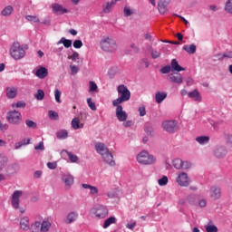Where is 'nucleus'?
I'll list each match as a JSON object with an SVG mask.
<instances>
[{
  "label": "nucleus",
  "instance_id": "10",
  "mask_svg": "<svg viewBox=\"0 0 232 232\" xmlns=\"http://www.w3.org/2000/svg\"><path fill=\"white\" fill-rule=\"evenodd\" d=\"M116 107V117L120 122H124L128 119V113L122 108V105L118 104L114 105Z\"/></svg>",
  "mask_w": 232,
  "mask_h": 232
},
{
  "label": "nucleus",
  "instance_id": "64",
  "mask_svg": "<svg viewBox=\"0 0 232 232\" xmlns=\"http://www.w3.org/2000/svg\"><path fill=\"white\" fill-rule=\"evenodd\" d=\"M139 112L140 117H144V115H146V107L144 106L139 107Z\"/></svg>",
  "mask_w": 232,
  "mask_h": 232
},
{
  "label": "nucleus",
  "instance_id": "27",
  "mask_svg": "<svg viewBox=\"0 0 232 232\" xmlns=\"http://www.w3.org/2000/svg\"><path fill=\"white\" fill-rule=\"evenodd\" d=\"M82 188H83V189H89L91 195L95 196V195L99 194V188H97V187H95V186H92L90 184L83 183V184H82Z\"/></svg>",
  "mask_w": 232,
  "mask_h": 232
},
{
  "label": "nucleus",
  "instance_id": "7",
  "mask_svg": "<svg viewBox=\"0 0 232 232\" xmlns=\"http://www.w3.org/2000/svg\"><path fill=\"white\" fill-rule=\"evenodd\" d=\"M176 182L181 188H188L191 184V178H189L187 172L181 171L177 173Z\"/></svg>",
  "mask_w": 232,
  "mask_h": 232
},
{
  "label": "nucleus",
  "instance_id": "63",
  "mask_svg": "<svg viewBox=\"0 0 232 232\" xmlns=\"http://www.w3.org/2000/svg\"><path fill=\"white\" fill-rule=\"evenodd\" d=\"M47 168L49 169H56L57 168V162H48L47 163Z\"/></svg>",
  "mask_w": 232,
  "mask_h": 232
},
{
  "label": "nucleus",
  "instance_id": "43",
  "mask_svg": "<svg viewBox=\"0 0 232 232\" xmlns=\"http://www.w3.org/2000/svg\"><path fill=\"white\" fill-rule=\"evenodd\" d=\"M26 21H29V23H40L41 20L39 19V16L37 15H26L25 16Z\"/></svg>",
  "mask_w": 232,
  "mask_h": 232
},
{
  "label": "nucleus",
  "instance_id": "35",
  "mask_svg": "<svg viewBox=\"0 0 232 232\" xmlns=\"http://www.w3.org/2000/svg\"><path fill=\"white\" fill-rule=\"evenodd\" d=\"M205 230L207 232H218V227L210 221L207 225H205Z\"/></svg>",
  "mask_w": 232,
  "mask_h": 232
},
{
  "label": "nucleus",
  "instance_id": "51",
  "mask_svg": "<svg viewBox=\"0 0 232 232\" xmlns=\"http://www.w3.org/2000/svg\"><path fill=\"white\" fill-rule=\"evenodd\" d=\"M225 12H227V14H232V2H231V0H227L226 2Z\"/></svg>",
  "mask_w": 232,
  "mask_h": 232
},
{
  "label": "nucleus",
  "instance_id": "62",
  "mask_svg": "<svg viewBox=\"0 0 232 232\" xmlns=\"http://www.w3.org/2000/svg\"><path fill=\"white\" fill-rule=\"evenodd\" d=\"M161 73H169L171 72V66L167 65L161 68L160 70Z\"/></svg>",
  "mask_w": 232,
  "mask_h": 232
},
{
  "label": "nucleus",
  "instance_id": "30",
  "mask_svg": "<svg viewBox=\"0 0 232 232\" xmlns=\"http://www.w3.org/2000/svg\"><path fill=\"white\" fill-rule=\"evenodd\" d=\"M111 224H117V218L110 217L105 219L102 225L103 229H108V227H110Z\"/></svg>",
  "mask_w": 232,
  "mask_h": 232
},
{
  "label": "nucleus",
  "instance_id": "23",
  "mask_svg": "<svg viewBox=\"0 0 232 232\" xmlns=\"http://www.w3.org/2000/svg\"><path fill=\"white\" fill-rule=\"evenodd\" d=\"M171 72H184L186 69L179 64L177 59H172L170 63Z\"/></svg>",
  "mask_w": 232,
  "mask_h": 232
},
{
  "label": "nucleus",
  "instance_id": "24",
  "mask_svg": "<svg viewBox=\"0 0 232 232\" xmlns=\"http://www.w3.org/2000/svg\"><path fill=\"white\" fill-rule=\"evenodd\" d=\"M12 14H14V6L6 5L1 11L0 15H2V17H10V15H12Z\"/></svg>",
  "mask_w": 232,
  "mask_h": 232
},
{
  "label": "nucleus",
  "instance_id": "25",
  "mask_svg": "<svg viewBox=\"0 0 232 232\" xmlns=\"http://www.w3.org/2000/svg\"><path fill=\"white\" fill-rule=\"evenodd\" d=\"M71 126L74 130H82V128H84V123L81 122L79 118H73L71 121Z\"/></svg>",
  "mask_w": 232,
  "mask_h": 232
},
{
  "label": "nucleus",
  "instance_id": "58",
  "mask_svg": "<svg viewBox=\"0 0 232 232\" xmlns=\"http://www.w3.org/2000/svg\"><path fill=\"white\" fill-rule=\"evenodd\" d=\"M72 46H73V48H76V49L82 48V41H81V40H75V41L72 43Z\"/></svg>",
  "mask_w": 232,
  "mask_h": 232
},
{
  "label": "nucleus",
  "instance_id": "32",
  "mask_svg": "<svg viewBox=\"0 0 232 232\" xmlns=\"http://www.w3.org/2000/svg\"><path fill=\"white\" fill-rule=\"evenodd\" d=\"M135 14V10L133 9V7L126 5L123 7V15L124 17H131V15H134Z\"/></svg>",
  "mask_w": 232,
  "mask_h": 232
},
{
  "label": "nucleus",
  "instance_id": "42",
  "mask_svg": "<svg viewBox=\"0 0 232 232\" xmlns=\"http://www.w3.org/2000/svg\"><path fill=\"white\" fill-rule=\"evenodd\" d=\"M183 160L181 159H174L172 164L176 169H182Z\"/></svg>",
  "mask_w": 232,
  "mask_h": 232
},
{
  "label": "nucleus",
  "instance_id": "61",
  "mask_svg": "<svg viewBox=\"0 0 232 232\" xmlns=\"http://www.w3.org/2000/svg\"><path fill=\"white\" fill-rule=\"evenodd\" d=\"M136 226H137V222L136 221H131V222H129L126 225V227H127V229H135Z\"/></svg>",
  "mask_w": 232,
  "mask_h": 232
},
{
  "label": "nucleus",
  "instance_id": "14",
  "mask_svg": "<svg viewBox=\"0 0 232 232\" xmlns=\"http://www.w3.org/2000/svg\"><path fill=\"white\" fill-rule=\"evenodd\" d=\"M33 73L38 77V79H46V77H48V69H46V67H38L36 71H33Z\"/></svg>",
  "mask_w": 232,
  "mask_h": 232
},
{
  "label": "nucleus",
  "instance_id": "60",
  "mask_svg": "<svg viewBox=\"0 0 232 232\" xmlns=\"http://www.w3.org/2000/svg\"><path fill=\"white\" fill-rule=\"evenodd\" d=\"M151 57H152V59H159V57H160V52H159L157 50H152Z\"/></svg>",
  "mask_w": 232,
  "mask_h": 232
},
{
  "label": "nucleus",
  "instance_id": "16",
  "mask_svg": "<svg viewBox=\"0 0 232 232\" xmlns=\"http://www.w3.org/2000/svg\"><path fill=\"white\" fill-rule=\"evenodd\" d=\"M169 81H170V82H173L174 84H182V82H184V79L182 78V74L180 73L169 74Z\"/></svg>",
  "mask_w": 232,
  "mask_h": 232
},
{
  "label": "nucleus",
  "instance_id": "59",
  "mask_svg": "<svg viewBox=\"0 0 232 232\" xmlns=\"http://www.w3.org/2000/svg\"><path fill=\"white\" fill-rule=\"evenodd\" d=\"M107 197H108V198H116L117 191H115V190L108 191L107 192Z\"/></svg>",
  "mask_w": 232,
  "mask_h": 232
},
{
  "label": "nucleus",
  "instance_id": "41",
  "mask_svg": "<svg viewBox=\"0 0 232 232\" xmlns=\"http://www.w3.org/2000/svg\"><path fill=\"white\" fill-rule=\"evenodd\" d=\"M187 202L190 204L191 206H195L197 204V195L195 194H188L187 195Z\"/></svg>",
  "mask_w": 232,
  "mask_h": 232
},
{
  "label": "nucleus",
  "instance_id": "38",
  "mask_svg": "<svg viewBox=\"0 0 232 232\" xmlns=\"http://www.w3.org/2000/svg\"><path fill=\"white\" fill-rule=\"evenodd\" d=\"M29 229L31 232H41V222L35 221L34 223H32Z\"/></svg>",
  "mask_w": 232,
  "mask_h": 232
},
{
  "label": "nucleus",
  "instance_id": "44",
  "mask_svg": "<svg viewBox=\"0 0 232 232\" xmlns=\"http://www.w3.org/2000/svg\"><path fill=\"white\" fill-rule=\"evenodd\" d=\"M34 99H36V101H43L44 99V91L39 89L34 94Z\"/></svg>",
  "mask_w": 232,
  "mask_h": 232
},
{
  "label": "nucleus",
  "instance_id": "18",
  "mask_svg": "<svg viewBox=\"0 0 232 232\" xmlns=\"http://www.w3.org/2000/svg\"><path fill=\"white\" fill-rule=\"evenodd\" d=\"M210 197L212 200H218L222 197V191L218 187H212L210 188Z\"/></svg>",
  "mask_w": 232,
  "mask_h": 232
},
{
  "label": "nucleus",
  "instance_id": "5",
  "mask_svg": "<svg viewBox=\"0 0 232 232\" xmlns=\"http://www.w3.org/2000/svg\"><path fill=\"white\" fill-rule=\"evenodd\" d=\"M136 160L143 166H151L157 162V158L150 154L148 150H142L136 156Z\"/></svg>",
  "mask_w": 232,
  "mask_h": 232
},
{
  "label": "nucleus",
  "instance_id": "1",
  "mask_svg": "<svg viewBox=\"0 0 232 232\" xmlns=\"http://www.w3.org/2000/svg\"><path fill=\"white\" fill-rule=\"evenodd\" d=\"M26 50H28V44H20L19 42H14L9 50L10 55L14 61H21L26 56Z\"/></svg>",
  "mask_w": 232,
  "mask_h": 232
},
{
  "label": "nucleus",
  "instance_id": "36",
  "mask_svg": "<svg viewBox=\"0 0 232 232\" xmlns=\"http://www.w3.org/2000/svg\"><path fill=\"white\" fill-rule=\"evenodd\" d=\"M57 44H63L64 48H71L72 42L70 39H66L65 37H62Z\"/></svg>",
  "mask_w": 232,
  "mask_h": 232
},
{
  "label": "nucleus",
  "instance_id": "13",
  "mask_svg": "<svg viewBox=\"0 0 232 232\" xmlns=\"http://www.w3.org/2000/svg\"><path fill=\"white\" fill-rule=\"evenodd\" d=\"M169 3H171V0H158V10L160 14H166L168 12Z\"/></svg>",
  "mask_w": 232,
  "mask_h": 232
},
{
  "label": "nucleus",
  "instance_id": "20",
  "mask_svg": "<svg viewBox=\"0 0 232 232\" xmlns=\"http://www.w3.org/2000/svg\"><path fill=\"white\" fill-rule=\"evenodd\" d=\"M188 99H193L195 102H202V95L198 92V90H194L188 93Z\"/></svg>",
  "mask_w": 232,
  "mask_h": 232
},
{
  "label": "nucleus",
  "instance_id": "22",
  "mask_svg": "<svg viewBox=\"0 0 232 232\" xmlns=\"http://www.w3.org/2000/svg\"><path fill=\"white\" fill-rule=\"evenodd\" d=\"M5 94L7 99H15L17 97V88L12 86L5 89Z\"/></svg>",
  "mask_w": 232,
  "mask_h": 232
},
{
  "label": "nucleus",
  "instance_id": "37",
  "mask_svg": "<svg viewBox=\"0 0 232 232\" xmlns=\"http://www.w3.org/2000/svg\"><path fill=\"white\" fill-rule=\"evenodd\" d=\"M118 73H119V67L117 66L111 67L108 71V75L110 79H115V75H117Z\"/></svg>",
  "mask_w": 232,
  "mask_h": 232
},
{
  "label": "nucleus",
  "instance_id": "47",
  "mask_svg": "<svg viewBox=\"0 0 232 232\" xmlns=\"http://www.w3.org/2000/svg\"><path fill=\"white\" fill-rule=\"evenodd\" d=\"M66 154L69 157V160H71V162L75 163L79 160V157H77V155H75L70 151H66Z\"/></svg>",
  "mask_w": 232,
  "mask_h": 232
},
{
  "label": "nucleus",
  "instance_id": "49",
  "mask_svg": "<svg viewBox=\"0 0 232 232\" xmlns=\"http://www.w3.org/2000/svg\"><path fill=\"white\" fill-rule=\"evenodd\" d=\"M79 57H80L79 53H77V51H73L72 53L70 56H68V59L70 61H73L74 63H77V61H79Z\"/></svg>",
  "mask_w": 232,
  "mask_h": 232
},
{
  "label": "nucleus",
  "instance_id": "15",
  "mask_svg": "<svg viewBox=\"0 0 232 232\" xmlns=\"http://www.w3.org/2000/svg\"><path fill=\"white\" fill-rule=\"evenodd\" d=\"M94 148L97 151V153L99 155L103 156L104 153H108L110 151V150L108 149V147H106V144L102 143V142H96L94 144Z\"/></svg>",
  "mask_w": 232,
  "mask_h": 232
},
{
  "label": "nucleus",
  "instance_id": "33",
  "mask_svg": "<svg viewBox=\"0 0 232 232\" xmlns=\"http://www.w3.org/2000/svg\"><path fill=\"white\" fill-rule=\"evenodd\" d=\"M113 6H115V2H107L102 5V10L104 14H110L111 10H113Z\"/></svg>",
  "mask_w": 232,
  "mask_h": 232
},
{
  "label": "nucleus",
  "instance_id": "54",
  "mask_svg": "<svg viewBox=\"0 0 232 232\" xmlns=\"http://www.w3.org/2000/svg\"><path fill=\"white\" fill-rule=\"evenodd\" d=\"M191 168H193L191 161H183L181 169L188 170L191 169Z\"/></svg>",
  "mask_w": 232,
  "mask_h": 232
},
{
  "label": "nucleus",
  "instance_id": "21",
  "mask_svg": "<svg viewBox=\"0 0 232 232\" xmlns=\"http://www.w3.org/2000/svg\"><path fill=\"white\" fill-rule=\"evenodd\" d=\"M30 218L24 217L20 219V227L23 231H28L30 229Z\"/></svg>",
  "mask_w": 232,
  "mask_h": 232
},
{
  "label": "nucleus",
  "instance_id": "48",
  "mask_svg": "<svg viewBox=\"0 0 232 232\" xmlns=\"http://www.w3.org/2000/svg\"><path fill=\"white\" fill-rule=\"evenodd\" d=\"M8 162V160L3 156H0V172L6 168V164Z\"/></svg>",
  "mask_w": 232,
  "mask_h": 232
},
{
  "label": "nucleus",
  "instance_id": "6",
  "mask_svg": "<svg viewBox=\"0 0 232 232\" xmlns=\"http://www.w3.org/2000/svg\"><path fill=\"white\" fill-rule=\"evenodd\" d=\"M6 121L9 124L18 126V124H21V121H23V115L16 110L9 111L6 115Z\"/></svg>",
  "mask_w": 232,
  "mask_h": 232
},
{
  "label": "nucleus",
  "instance_id": "17",
  "mask_svg": "<svg viewBox=\"0 0 232 232\" xmlns=\"http://www.w3.org/2000/svg\"><path fill=\"white\" fill-rule=\"evenodd\" d=\"M102 159L109 166H111V167L115 166V160H113V154H111V152H110V150L108 152H105L102 156Z\"/></svg>",
  "mask_w": 232,
  "mask_h": 232
},
{
  "label": "nucleus",
  "instance_id": "55",
  "mask_svg": "<svg viewBox=\"0 0 232 232\" xmlns=\"http://www.w3.org/2000/svg\"><path fill=\"white\" fill-rule=\"evenodd\" d=\"M48 115L50 119H53V121H57L59 119V114L54 111H49Z\"/></svg>",
  "mask_w": 232,
  "mask_h": 232
},
{
  "label": "nucleus",
  "instance_id": "26",
  "mask_svg": "<svg viewBox=\"0 0 232 232\" xmlns=\"http://www.w3.org/2000/svg\"><path fill=\"white\" fill-rule=\"evenodd\" d=\"M52 229V221L49 219H44L41 222V232H48Z\"/></svg>",
  "mask_w": 232,
  "mask_h": 232
},
{
  "label": "nucleus",
  "instance_id": "56",
  "mask_svg": "<svg viewBox=\"0 0 232 232\" xmlns=\"http://www.w3.org/2000/svg\"><path fill=\"white\" fill-rule=\"evenodd\" d=\"M69 68L71 70V75H76V73H79V66L71 64Z\"/></svg>",
  "mask_w": 232,
  "mask_h": 232
},
{
  "label": "nucleus",
  "instance_id": "28",
  "mask_svg": "<svg viewBox=\"0 0 232 232\" xmlns=\"http://www.w3.org/2000/svg\"><path fill=\"white\" fill-rule=\"evenodd\" d=\"M226 153L227 151L226 150L225 147H217L214 150L215 157L218 159H222V157H226Z\"/></svg>",
  "mask_w": 232,
  "mask_h": 232
},
{
  "label": "nucleus",
  "instance_id": "50",
  "mask_svg": "<svg viewBox=\"0 0 232 232\" xmlns=\"http://www.w3.org/2000/svg\"><path fill=\"white\" fill-rule=\"evenodd\" d=\"M11 108H26V102L20 101L14 103H12Z\"/></svg>",
  "mask_w": 232,
  "mask_h": 232
},
{
  "label": "nucleus",
  "instance_id": "12",
  "mask_svg": "<svg viewBox=\"0 0 232 232\" xmlns=\"http://www.w3.org/2000/svg\"><path fill=\"white\" fill-rule=\"evenodd\" d=\"M79 218V212L72 211L63 218L64 224H73V222H77Z\"/></svg>",
  "mask_w": 232,
  "mask_h": 232
},
{
  "label": "nucleus",
  "instance_id": "46",
  "mask_svg": "<svg viewBox=\"0 0 232 232\" xmlns=\"http://www.w3.org/2000/svg\"><path fill=\"white\" fill-rule=\"evenodd\" d=\"M61 95H63V92L59 89H55L54 91V99L58 104H61L63 101H61Z\"/></svg>",
  "mask_w": 232,
  "mask_h": 232
},
{
  "label": "nucleus",
  "instance_id": "57",
  "mask_svg": "<svg viewBox=\"0 0 232 232\" xmlns=\"http://www.w3.org/2000/svg\"><path fill=\"white\" fill-rule=\"evenodd\" d=\"M36 151H44V142L40 141L37 145L34 146Z\"/></svg>",
  "mask_w": 232,
  "mask_h": 232
},
{
  "label": "nucleus",
  "instance_id": "2",
  "mask_svg": "<svg viewBox=\"0 0 232 232\" xmlns=\"http://www.w3.org/2000/svg\"><path fill=\"white\" fill-rule=\"evenodd\" d=\"M100 48L107 53H115L119 45L117 44V41L112 37L103 36L100 41Z\"/></svg>",
  "mask_w": 232,
  "mask_h": 232
},
{
  "label": "nucleus",
  "instance_id": "31",
  "mask_svg": "<svg viewBox=\"0 0 232 232\" xmlns=\"http://www.w3.org/2000/svg\"><path fill=\"white\" fill-rule=\"evenodd\" d=\"M209 136H198L196 138V142L200 146H206V144H209Z\"/></svg>",
  "mask_w": 232,
  "mask_h": 232
},
{
  "label": "nucleus",
  "instance_id": "39",
  "mask_svg": "<svg viewBox=\"0 0 232 232\" xmlns=\"http://www.w3.org/2000/svg\"><path fill=\"white\" fill-rule=\"evenodd\" d=\"M99 92V87L97 86V83L95 82L91 81L89 82V93H97Z\"/></svg>",
  "mask_w": 232,
  "mask_h": 232
},
{
  "label": "nucleus",
  "instance_id": "53",
  "mask_svg": "<svg viewBox=\"0 0 232 232\" xmlns=\"http://www.w3.org/2000/svg\"><path fill=\"white\" fill-rule=\"evenodd\" d=\"M25 124L27 128H31L32 130H35V128H37V123L32 120H26Z\"/></svg>",
  "mask_w": 232,
  "mask_h": 232
},
{
  "label": "nucleus",
  "instance_id": "40",
  "mask_svg": "<svg viewBox=\"0 0 232 232\" xmlns=\"http://www.w3.org/2000/svg\"><path fill=\"white\" fill-rule=\"evenodd\" d=\"M56 136H57V139H60L61 140H64V139H68V130H61L57 131Z\"/></svg>",
  "mask_w": 232,
  "mask_h": 232
},
{
  "label": "nucleus",
  "instance_id": "45",
  "mask_svg": "<svg viewBox=\"0 0 232 232\" xmlns=\"http://www.w3.org/2000/svg\"><path fill=\"white\" fill-rule=\"evenodd\" d=\"M168 182H169L168 176H163L161 179H158V184L161 187L168 186Z\"/></svg>",
  "mask_w": 232,
  "mask_h": 232
},
{
  "label": "nucleus",
  "instance_id": "11",
  "mask_svg": "<svg viewBox=\"0 0 232 232\" xmlns=\"http://www.w3.org/2000/svg\"><path fill=\"white\" fill-rule=\"evenodd\" d=\"M21 197H23V191L21 190H15L13 193L11 198V204L14 209H19V204H20L19 198H21Z\"/></svg>",
  "mask_w": 232,
  "mask_h": 232
},
{
  "label": "nucleus",
  "instance_id": "4",
  "mask_svg": "<svg viewBox=\"0 0 232 232\" xmlns=\"http://www.w3.org/2000/svg\"><path fill=\"white\" fill-rule=\"evenodd\" d=\"M91 215L97 220H102L108 217L110 210L106 205H95L90 210Z\"/></svg>",
  "mask_w": 232,
  "mask_h": 232
},
{
  "label": "nucleus",
  "instance_id": "19",
  "mask_svg": "<svg viewBox=\"0 0 232 232\" xmlns=\"http://www.w3.org/2000/svg\"><path fill=\"white\" fill-rule=\"evenodd\" d=\"M53 14H68V9L64 8L61 4H53L52 5Z\"/></svg>",
  "mask_w": 232,
  "mask_h": 232
},
{
  "label": "nucleus",
  "instance_id": "34",
  "mask_svg": "<svg viewBox=\"0 0 232 232\" xmlns=\"http://www.w3.org/2000/svg\"><path fill=\"white\" fill-rule=\"evenodd\" d=\"M183 50L187 52V53H189V55H193L197 52V45L195 44H186L183 46Z\"/></svg>",
  "mask_w": 232,
  "mask_h": 232
},
{
  "label": "nucleus",
  "instance_id": "8",
  "mask_svg": "<svg viewBox=\"0 0 232 232\" xmlns=\"http://www.w3.org/2000/svg\"><path fill=\"white\" fill-rule=\"evenodd\" d=\"M161 126L168 133H175L179 130V122L175 120L165 121Z\"/></svg>",
  "mask_w": 232,
  "mask_h": 232
},
{
  "label": "nucleus",
  "instance_id": "52",
  "mask_svg": "<svg viewBox=\"0 0 232 232\" xmlns=\"http://www.w3.org/2000/svg\"><path fill=\"white\" fill-rule=\"evenodd\" d=\"M87 104L92 111H95L97 110V105H95V102H93L92 98L87 99Z\"/></svg>",
  "mask_w": 232,
  "mask_h": 232
},
{
  "label": "nucleus",
  "instance_id": "29",
  "mask_svg": "<svg viewBox=\"0 0 232 232\" xmlns=\"http://www.w3.org/2000/svg\"><path fill=\"white\" fill-rule=\"evenodd\" d=\"M167 97L168 93L164 92H158L155 93V101L158 104H161Z\"/></svg>",
  "mask_w": 232,
  "mask_h": 232
},
{
  "label": "nucleus",
  "instance_id": "9",
  "mask_svg": "<svg viewBox=\"0 0 232 232\" xmlns=\"http://www.w3.org/2000/svg\"><path fill=\"white\" fill-rule=\"evenodd\" d=\"M61 180L63 182L65 188L70 189L75 182V178L70 172H63L61 174Z\"/></svg>",
  "mask_w": 232,
  "mask_h": 232
},
{
  "label": "nucleus",
  "instance_id": "3",
  "mask_svg": "<svg viewBox=\"0 0 232 232\" xmlns=\"http://www.w3.org/2000/svg\"><path fill=\"white\" fill-rule=\"evenodd\" d=\"M119 97L112 101V106H119L122 102H128L131 99V92L124 84H121L117 87Z\"/></svg>",
  "mask_w": 232,
  "mask_h": 232
}]
</instances>
